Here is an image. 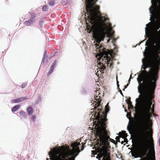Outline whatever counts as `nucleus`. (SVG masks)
Masks as SVG:
<instances>
[{"label": "nucleus", "instance_id": "26", "mask_svg": "<svg viewBox=\"0 0 160 160\" xmlns=\"http://www.w3.org/2000/svg\"><path fill=\"white\" fill-rule=\"evenodd\" d=\"M53 71V70H52L50 68V69H49V71L47 73V75L48 76H49L50 75V74Z\"/></svg>", "mask_w": 160, "mask_h": 160}, {"label": "nucleus", "instance_id": "21", "mask_svg": "<svg viewBox=\"0 0 160 160\" xmlns=\"http://www.w3.org/2000/svg\"><path fill=\"white\" fill-rule=\"evenodd\" d=\"M56 60H54V61L52 63V65L51 66L50 68L52 70H53L54 68V67L55 66V64L56 62Z\"/></svg>", "mask_w": 160, "mask_h": 160}, {"label": "nucleus", "instance_id": "10", "mask_svg": "<svg viewBox=\"0 0 160 160\" xmlns=\"http://www.w3.org/2000/svg\"><path fill=\"white\" fill-rule=\"evenodd\" d=\"M97 50L98 52H99L101 54V56L103 57L105 60H107V64H110V66H111L112 64V61L111 60L110 57L108 55V52L106 50H104V47L99 45H97L96 46Z\"/></svg>", "mask_w": 160, "mask_h": 160}, {"label": "nucleus", "instance_id": "23", "mask_svg": "<svg viewBox=\"0 0 160 160\" xmlns=\"http://www.w3.org/2000/svg\"><path fill=\"white\" fill-rule=\"evenodd\" d=\"M36 17V15L34 13H32L31 15L30 19L35 20V18Z\"/></svg>", "mask_w": 160, "mask_h": 160}, {"label": "nucleus", "instance_id": "35", "mask_svg": "<svg viewBox=\"0 0 160 160\" xmlns=\"http://www.w3.org/2000/svg\"><path fill=\"white\" fill-rule=\"evenodd\" d=\"M140 100L139 98H137L136 99V102L137 103Z\"/></svg>", "mask_w": 160, "mask_h": 160}, {"label": "nucleus", "instance_id": "19", "mask_svg": "<svg viewBox=\"0 0 160 160\" xmlns=\"http://www.w3.org/2000/svg\"><path fill=\"white\" fill-rule=\"evenodd\" d=\"M119 135L120 137H122L123 138H126L127 137V134L124 131H123L121 132H120Z\"/></svg>", "mask_w": 160, "mask_h": 160}, {"label": "nucleus", "instance_id": "40", "mask_svg": "<svg viewBox=\"0 0 160 160\" xmlns=\"http://www.w3.org/2000/svg\"><path fill=\"white\" fill-rule=\"evenodd\" d=\"M152 108H153V109H154V104L152 105Z\"/></svg>", "mask_w": 160, "mask_h": 160}, {"label": "nucleus", "instance_id": "29", "mask_svg": "<svg viewBox=\"0 0 160 160\" xmlns=\"http://www.w3.org/2000/svg\"><path fill=\"white\" fill-rule=\"evenodd\" d=\"M36 116L35 115H33L32 117L31 118V120L34 122L35 119H36Z\"/></svg>", "mask_w": 160, "mask_h": 160}, {"label": "nucleus", "instance_id": "24", "mask_svg": "<svg viewBox=\"0 0 160 160\" xmlns=\"http://www.w3.org/2000/svg\"><path fill=\"white\" fill-rule=\"evenodd\" d=\"M48 6L47 5H45L42 8V11H47L48 10Z\"/></svg>", "mask_w": 160, "mask_h": 160}, {"label": "nucleus", "instance_id": "46", "mask_svg": "<svg viewBox=\"0 0 160 160\" xmlns=\"http://www.w3.org/2000/svg\"><path fill=\"white\" fill-rule=\"evenodd\" d=\"M121 143H122V144H123V142L122 141V142H121Z\"/></svg>", "mask_w": 160, "mask_h": 160}, {"label": "nucleus", "instance_id": "4", "mask_svg": "<svg viewBox=\"0 0 160 160\" xmlns=\"http://www.w3.org/2000/svg\"><path fill=\"white\" fill-rule=\"evenodd\" d=\"M98 107L97 105L95 107V112H94V117L98 120L95 125L96 130L95 136H109V132L106 129V122L107 121L106 118L107 113L109 110L108 103L105 107V112L102 111V107L100 105Z\"/></svg>", "mask_w": 160, "mask_h": 160}, {"label": "nucleus", "instance_id": "42", "mask_svg": "<svg viewBox=\"0 0 160 160\" xmlns=\"http://www.w3.org/2000/svg\"><path fill=\"white\" fill-rule=\"evenodd\" d=\"M120 93L122 95H123V94H122V91L120 89Z\"/></svg>", "mask_w": 160, "mask_h": 160}, {"label": "nucleus", "instance_id": "32", "mask_svg": "<svg viewBox=\"0 0 160 160\" xmlns=\"http://www.w3.org/2000/svg\"><path fill=\"white\" fill-rule=\"evenodd\" d=\"M129 84L128 83L127 84V85H125V86H124V89L123 90H124V89H125V88H126L128 86V85Z\"/></svg>", "mask_w": 160, "mask_h": 160}, {"label": "nucleus", "instance_id": "16", "mask_svg": "<svg viewBox=\"0 0 160 160\" xmlns=\"http://www.w3.org/2000/svg\"><path fill=\"white\" fill-rule=\"evenodd\" d=\"M26 99V98H21L17 99H13L12 100V102L14 103L18 102L23 101L24 100Z\"/></svg>", "mask_w": 160, "mask_h": 160}, {"label": "nucleus", "instance_id": "13", "mask_svg": "<svg viewBox=\"0 0 160 160\" xmlns=\"http://www.w3.org/2000/svg\"><path fill=\"white\" fill-rule=\"evenodd\" d=\"M98 0H86L87 4L86 8H100L99 6H96L95 3Z\"/></svg>", "mask_w": 160, "mask_h": 160}, {"label": "nucleus", "instance_id": "36", "mask_svg": "<svg viewBox=\"0 0 160 160\" xmlns=\"http://www.w3.org/2000/svg\"><path fill=\"white\" fill-rule=\"evenodd\" d=\"M104 69H105V67H102L101 68V70L102 71H103L104 70Z\"/></svg>", "mask_w": 160, "mask_h": 160}, {"label": "nucleus", "instance_id": "22", "mask_svg": "<svg viewBox=\"0 0 160 160\" xmlns=\"http://www.w3.org/2000/svg\"><path fill=\"white\" fill-rule=\"evenodd\" d=\"M19 114L22 116L24 117H25L26 115L25 112L23 111H21L19 112Z\"/></svg>", "mask_w": 160, "mask_h": 160}, {"label": "nucleus", "instance_id": "17", "mask_svg": "<svg viewBox=\"0 0 160 160\" xmlns=\"http://www.w3.org/2000/svg\"><path fill=\"white\" fill-rule=\"evenodd\" d=\"M27 113L29 115H32L33 114V109L31 107H28L27 109Z\"/></svg>", "mask_w": 160, "mask_h": 160}, {"label": "nucleus", "instance_id": "14", "mask_svg": "<svg viewBox=\"0 0 160 160\" xmlns=\"http://www.w3.org/2000/svg\"><path fill=\"white\" fill-rule=\"evenodd\" d=\"M131 98L129 97V98H127L126 101L128 104V108L129 111H131V109L133 108V106L132 104V102L130 100Z\"/></svg>", "mask_w": 160, "mask_h": 160}, {"label": "nucleus", "instance_id": "27", "mask_svg": "<svg viewBox=\"0 0 160 160\" xmlns=\"http://www.w3.org/2000/svg\"><path fill=\"white\" fill-rule=\"evenodd\" d=\"M53 71V70H52L50 68V69H49V71L47 73V75L48 76H49L50 75V74Z\"/></svg>", "mask_w": 160, "mask_h": 160}, {"label": "nucleus", "instance_id": "48", "mask_svg": "<svg viewBox=\"0 0 160 160\" xmlns=\"http://www.w3.org/2000/svg\"><path fill=\"white\" fill-rule=\"evenodd\" d=\"M135 109H136V107H135Z\"/></svg>", "mask_w": 160, "mask_h": 160}, {"label": "nucleus", "instance_id": "8", "mask_svg": "<svg viewBox=\"0 0 160 160\" xmlns=\"http://www.w3.org/2000/svg\"><path fill=\"white\" fill-rule=\"evenodd\" d=\"M106 25L101 18L97 19L95 23L90 30H92L93 37L97 43L99 44L102 41H103L107 34Z\"/></svg>", "mask_w": 160, "mask_h": 160}, {"label": "nucleus", "instance_id": "30", "mask_svg": "<svg viewBox=\"0 0 160 160\" xmlns=\"http://www.w3.org/2000/svg\"><path fill=\"white\" fill-rule=\"evenodd\" d=\"M120 137L119 136H117L116 138V139L118 142H120L119 141Z\"/></svg>", "mask_w": 160, "mask_h": 160}, {"label": "nucleus", "instance_id": "7", "mask_svg": "<svg viewBox=\"0 0 160 160\" xmlns=\"http://www.w3.org/2000/svg\"><path fill=\"white\" fill-rule=\"evenodd\" d=\"M99 139L100 142L98 143L97 147L96 150L99 153L98 154L97 158L100 159L102 157V160H110V153L109 150L108 149L109 145L108 139L111 141L113 140L110 138L109 136H106L98 137Z\"/></svg>", "mask_w": 160, "mask_h": 160}, {"label": "nucleus", "instance_id": "33", "mask_svg": "<svg viewBox=\"0 0 160 160\" xmlns=\"http://www.w3.org/2000/svg\"><path fill=\"white\" fill-rule=\"evenodd\" d=\"M132 78V75H130V78L128 80V83H129V84L130 83V81L131 79V78Z\"/></svg>", "mask_w": 160, "mask_h": 160}, {"label": "nucleus", "instance_id": "5", "mask_svg": "<svg viewBox=\"0 0 160 160\" xmlns=\"http://www.w3.org/2000/svg\"><path fill=\"white\" fill-rule=\"evenodd\" d=\"M80 145V142H74L72 143L71 147L72 148L70 150L69 147L67 146L66 149L59 154L57 155L58 153L55 152H49V155L51 160H75V158L80 152L78 147Z\"/></svg>", "mask_w": 160, "mask_h": 160}, {"label": "nucleus", "instance_id": "47", "mask_svg": "<svg viewBox=\"0 0 160 160\" xmlns=\"http://www.w3.org/2000/svg\"><path fill=\"white\" fill-rule=\"evenodd\" d=\"M132 156H134V155H133V154H132Z\"/></svg>", "mask_w": 160, "mask_h": 160}, {"label": "nucleus", "instance_id": "15", "mask_svg": "<svg viewBox=\"0 0 160 160\" xmlns=\"http://www.w3.org/2000/svg\"><path fill=\"white\" fill-rule=\"evenodd\" d=\"M35 22V20L32 19H29L28 20L24 22V24L27 26H30L31 24Z\"/></svg>", "mask_w": 160, "mask_h": 160}, {"label": "nucleus", "instance_id": "12", "mask_svg": "<svg viewBox=\"0 0 160 160\" xmlns=\"http://www.w3.org/2000/svg\"><path fill=\"white\" fill-rule=\"evenodd\" d=\"M95 92H96L95 94L96 96H94L93 103L94 104V102L95 103V105H97L98 107L100 106V104L101 101V100L100 99V96H98L100 93L98 92L97 91H95Z\"/></svg>", "mask_w": 160, "mask_h": 160}, {"label": "nucleus", "instance_id": "38", "mask_svg": "<svg viewBox=\"0 0 160 160\" xmlns=\"http://www.w3.org/2000/svg\"><path fill=\"white\" fill-rule=\"evenodd\" d=\"M131 112H130L129 114H127V117L128 118H129V117H128V116H131Z\"/></svg>", "mask_w": 160, "mask_h": 160}, {"label": "nucleus", "instance_id": "2", "mask_svg": "<svg viewBox=\"0 0 160 160\" xmlns=\"http://www.w3.org/2000/svg\"><path fill=\"white\" fill-rule=\"evenodd\" d=\"M160 52L154 51L153 54L154 66L153 69L148 72L144 70L141 75H139L137 81L141 89L151 88L152 85L157 86V81L158 79V72L160 66Z\"/></svg>", "mask_w": 160, "mask_h": 160}, {"label": "nucleus", "instance_id": "11", "mask_svg": "<svg viewBox=\"0 0 160 160\" xmlns=\"http://www.w3.org/2000/svg\"><path fill=\"white\" fill-rule=\"evenodd\" d=\"M138 148L141 157H144L147 155V152H148L150 156V160H156L153 140L152 139L151 140V142L148 143V150L146 155L142 156L141 154L138 147Z\"/></svg>", "mask_w": 160, "mask_h": 160}, {"label": "nucleus", "instance_id": "20", "mask_svg": "<svg viewBox=\"0 0 160 160\" xmlns=\"http://www.w3.org/2000/svg\"><path fill=\"white\" fill-rule=\"evenodd\" d=\"M20 108V105H17L13 107L12 109V111L14 112L18 110Z\"/></svg>", "mask_w": 160, "mask_h": 160}, {"label": "nucleus", "instance_id": "28", "mask_svg": "<svg viewBox=\"0 0 160 160\" xmlns=\"http://www.w3.org/2000/svg\"><path fill=\"white\" fill-rule=\"evenodd\" d=\"M27 85V83H24L22 84V85H21V87H22V88H25L26 86Z\"/></svg>", "mask_w": 160, "mask_h": 160}, {"label": "nucleus", "instance_id": "44", "mask_svg": "<svg viewBox=\"0 0 160 160\" xmlns=\"http://www.w3.org/2000/svg\"><path fill=\"white\" fill-rule=\"evenodd\" d=\"M110 40V39H108L107 41V43H108L109 42Z\"/></svg>", "mask_w": 160, "mask_h": 160}, {"label": "nucleus", "instance_id": "45", "mask_svg": "<svg viewBox=\"0 0 160 160\" xmlns=\"http://www.w3.org/2000/svg\"><path fill=\"white\" fill-rule=\"evenodd\" d=\"M102 63L101 62H99L98 64L100 65Z\"/></svg>", "mask_w": 160, "mask_h": 160}, {"label": "nucleus", "instance_id": "18", "mask_svg": "<svg viewBox=\"0 0 160 160\" xmlns=\"http://www.w3.org/2000/svg\"><path fill=\"white\" fill-rule=\"evenodd\" d=\"M133 121H132V122L130 124L129 128L128 127L127 128L128 130L130 131H133L134 129V123H133Z\"/></svg>", "mask_w": 160, "mask_h": 160}, {"label": "nucleus", "instance_id": "31", "mask_svg": "<svg viewBox=\"0 0 160 160\" xmlns=\"http://www.w3.org/2000/svg\"><path fill=\"white\" fill-rule=\"evenodd\" d=\"M129 84L128 83L127 84V85H125V86H124V89L123 90H124V89H125V88H126L128 86V85Z\"/></svg>", "mask_w": 160, "mask_h": 160}, {"label": "nucleus", "instance_id": "41", "mask_svg": "<svg viewBox=\"0 0 160 160\" xmlns=\"http://www.w3.org/2000/svg\"><path fill=\"white\" fill-rule=\"evenodd\" d=\"M152 115L154 117H155L156 116H157V114L154 113H153V114H152Z\"/></svg>", "mask_w": 160, "mask_h": 160}, {"label": "nucleus", "instance_id": "3", "mask_svg": "<svg viewBox=\"0 0 160 160\" xmlns=\"http://www.w3.org/2000/svg\"><path fill=\"white\" fill-rule=\"evenodd\" d=\"M150 13L154 16L155 24L152 28L151 25L149 24L146 25L147 27L145 28L146 32L147 30H150L152 29V31L150 37L149 38L150 42L154 48L155 51H158L160 52V30L158 31L160 28V2L158 6L157 3L153 6H152L149 8Z\"/></svg>", "mask_w": 160, "mask_h": 160}, {"label": "nucleus", "instance_id": "6", "mask_svg": "<svg viewBox=\"0 0 160 160\" xmlns=\"http://www.w3.org/2000/svg\"><path fill=\"white\" fill-rule=\"evenodd\" d=\"M152 86L151 88L141 89V91L138 88L139 92L141 94L139 97L145 102L142 106V110H146L148 112L151 109L152 101L154 102V100L153 99L154 98L155 91L156 87H155V85Z\"/></svg>", "mask_w": 160, "mask_h": 160}, {"label": "nucleus", "instance_id": "1", "mask_svg": "<svg viewBox=\"0 0 160 160\" xmlns=\"http://www.w3.org/2000/svg\"><path fill=\"white\" fill-rule=\"evenodd\" d=\"M146 110H142L143 121L137 128V138L138 145L141 155L142 156L146 155L148 150V143L151 142L152 139V123L149 124L152 114Z\"/></svg>", "mask_w": 160, "mask_h": 160}, {"label": "nucleus", "instance_id": "34", "mask_svg": "<svg viewBox=\"0 0 160 160\" xmlns=\"http://www.w3.org/2000/svg\"><path fill=\"white\" fill-rule=\"evenodd\" d=\"M154 109H153V108H152L151 113H152V114H153V113H154Z\"/></svg>", "mask_w": 160, "mask_h": 160}, {"label": "nucleus", "instance_id": "25", "mask_svg": "<svg viewBox=\"0 0 160 160\" xmlns=\"http://www.w3.org/2000/svg\"><path fill=\"white\" fill-rule=\"evenodd\" d=\"M49 4L50 6H52L54 5V1L53 0L49 2Z\"/></svg>", "mask_w": 160, "mask_h": 160}, {"label": "nucleus", "instance_id": "39", "mask_svg": "<svg viewBox=\"0 0 160 160\" xmlns=\"http://www.w3.org/2000/svg\"><path fill=\"white\" fill-rule=\"evenodd\" d=\"M84 149V146L83 145H82V147H81V150L82 151L83 150V149Z\"/></svg>", "mask_w": 160, "mask_h": 160}, {"label": "nucleus", "instance_id": "9", "mask_svg": "<svg viewBox=\"0 0 160 160\" xmlns=\"http://www.w3.org/2000/svg\"><path fill=\"white\" fill-rule=\"evenodd\" d=\"M145 58L142 59L143 67L142 68L144 70H145L148 68H150V70L153 69L154 66V60L153 62L151 60L149 55V52H144L143 54Z\"/></svg>", "mask_w": 160, "mask_h": 160}, {"label": "nucleus", "instance_id": "43", "mask_svg": "<svg viewBox=\"0 0 160 160\" xmlns=\"http://www.w3.org/2000/svg\"><path fill=\"white\" fill-rule=\"evenodd\" d=\"M125 111L126 112H128V111H127V109H125Z\"/></svg>", "mask_w": 160, "mask_h": 160}, {"label": "nucleus", "instance_id": "37", "mask_svg": "<svg viewBox=\"0 0 160 160\" xmlns=\"http://www.w3.org/2000/svg\"><path fill=\"white\" fill-rule=\"evenodd\" d=\"M117 87H118V88H119V85L118 84V79H117Z\"/></svg>", "mask_w": 160, "mask_h": 160}]
</instances>
